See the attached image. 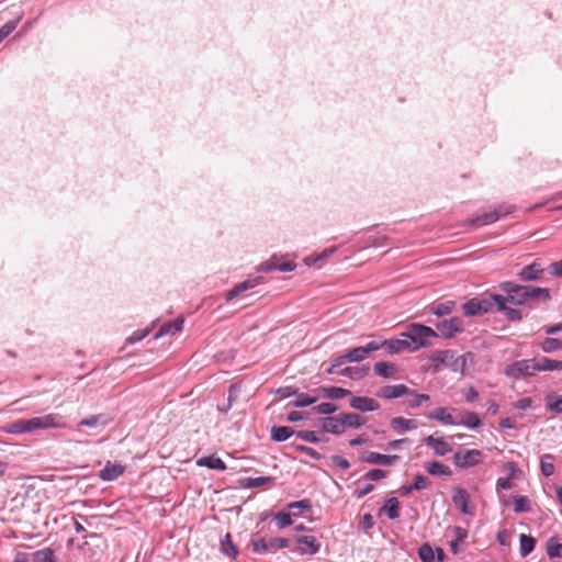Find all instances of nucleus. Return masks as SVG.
I'll return each mask as SVG.
<instances>
[{"label":"nucleus","mask_w":562,"mask_h":562,"mask_svg":"<svg viewBox=\"0 0 562 562\" xmlns=\"http://www.w3.org/2000/svg\"><path fill=\"white\" fill-rule=\"evenodd\" d=\"M270 549H283L289 546L286 538L278 537L269 540Z\"/></svg>","instance_id":"57"},{"label":"nucleus","mask_w":562,"mask_h":562,"mask_svg":"<svg viewBox=\"0 0 562 562\" xmlns=\"http://www.w3.org/2000/svg\"><path fill=\"white\" fill-rule=\"evenodd\" d=\"M261 280H262V278L258 277V278L245 280L244 282L236 284L233 289H231L226 293V301H232L234 297L238 296L240 293L255 288L256 285H258L261 282Z\"/></svg>","instance_id":"16"},{"label":"nucleus","mask_w":562,"mask_h":562,"mask_svg":"<svg viewBox=\"0 0 562 562\" xmlns=\"http://www.w3.org/2000/svg\"><path fill=\"white\" fill-rule=\"evenodd\" d=\"M331 461L342 470H347L350 467L349 461L341 456H333Z\"/></svg>","instance_id":"62"},{"label":"nucleus","mask_w":562,"mask_h":562,"mask_svg":"<svg viewBox=\"0 0 562 562\" xmlns=\"http://www.w3.org/2000/svg\"><path fill=\"white\" fill-rule=\"evenodd\" d=\"M547 554L551 559L562 558V543L558 542L554 538L547 541Z\"/></svg>","instance_id":"36"},{"label":"nucleus","mask_w":562,"mask_h":562,"mask_svg":"<svg viewBox=\"0 0 562 562\" xmlns=\"http://www.w3.org/2000/svg\"><path fill=\"white\" fill-rule=\"evenodd\" d=\"M297 437L312 443H317L321 441L316 432L312 430H301L297 432Z\"/></svg>","instance_id":"56"},{"label":"nucleus","mask_w":562,"mask_h":562,"mask_svg":"<svg viewBox=\"0 0 562 562\" xmlns=\"http://www.w3.org/2000/svg\"><path fill=\"white\" fill-rule=\"evenodd\" d=\"M427 471L431 475H451V470L448 465L440 463L438 461L430 462L427 465Z\"/></svg>","instance_id":"34"},{"label":"nucleus","mask_w":562,"mask_h":562,"mask_svg":"<svg viewBox=\"0 0 562 562\" xmlns=\"http://www.w3.org/2000/svg\"><path fill=\"white\" fill-rule=\"evenodd\" d=\"M501 290L506 294L505 297L509 303L515 305H526L530 301L549 302L551 300L550 290L533 285H520L514 282H503Z\"/></svg>","instance_id":"1"},{"label":"nucleus","mask_w":562,"mask_h":562,"mask_svg":"<svg viewBox=\"0 0 562 562\" xmlns=\"http://www.w3.org/2000/svg\"><path fill=\"white\" fill-rule=\"evenodd\" d=\"M321 422H322V428L326 432H330L334 435H340V434L345 432L340 415L336 416V417L328 416V417L322 418Z\"/></svg>","instance_id":"17"},{"label":"nucleus","mask_w":562,"mask_h":562,"mask_svg":"<svg viewBox=\"0 0 562 562\" xmlns=\"http://www.w3.org/2000/svg\"><path fill=\"white\" fill-rule=\"evenodd\" d=\"M544 274V269L542 265L538 261H533L530 265L525 266L517 273V277L522 282H531L540 280Z\"/></svg>","instance_id":"10"},{"label":"nucleus","mask_w":562,"mask_h":562,"mask_svg":"<svg viewBox=\"0 0 562 562\" xmlns=\"http://www.w3.org/2000/svg\"><path fill=\"white\" fill-rule=\"evenodd\" d=\"M494 301L496 302L497 310L504 312L508 321L518 322L522 318L520 311L507 306L509 301L504 295L495 294Z\"/></svg>","instance_id":"13"},{"label":"nucleus","mask_w":562,"mask_h":562,"mask_svg":"<svg viewBox=\"0 0 562 562\" xmlns=\"http://www.w3.org/2000/svg\"><path fill=\"white\" fill-rule=\"evenodd\" d=\"M374 486L371 483L366 484L362 488L356 490L355 495L358 498H361L366 496L367 494L371 493L373 491Z\"/></svg>","instance_id":"63"},{"label":"nucleus","mask_w":562,"mask_h":562,"mask_svg":"<svg viewBox=\"0 0 562 562\" xmlns=\"http://www.w3.org/2000/svg\"><path fill=\"white\" fill-rule=\"evenodd\" d=\"M513 211H514L513 206L502 204L498 206V209H496L492 212L484 213L483 215L477 216V217L471 220L470 222L475 225H487V224L496 222L503 215L513 213Z\"/></svg>","instance_id":"7"},{"label":"nucleus","mask_w":562,"mask_h":562,"mask_svg":"<svg viewBox=\"0 0 562 562\" xmlns=\"http://www.w3.org/2000/svg\"><path fill=\"white\" fill-rule=\"evenodd\" d=\"M251 547L252 550L258 553H263L270 550L269 541L263 538L251 541Z\"/></svg>","instance_id":"53"},{"label":"nucleus","mask_w":562,"mask_h":562,"mask_svg":"<svg viewBox=\"0 0 562 562\" xmlns=\"http://www.w3.org/2000/svg\"><path fill=\"white\" fill-rule=\"evenodd\" d=\"M54 553L50 549H44L34 553V562H52Z\"/></svg>","instance_id":"51"},{"label":"nucleus","mask_w":562,"mask_h":562,"mask_svg":"<svg viewBox=\"0 0 562 562\" xmlns=\"http://www.w3.org/2000/svg\"><path fill=\"white\" fill-rule=\"evenodd\" d=\"M322 392L325 397H328L331 400H339V398H342V397L351 394L349 390L338 387V386L323 387Z\"/></svg>","instance_id":"32"},{"label":"nucleus","mask_w":562,"mask_h":562,"mask_svg":"<svg viewBox=\"0 0 562 562\" xmlns=\"http://www.w3.org/2000/svg\"><path fill=\"white\" fill-rule=\"evenodd\" d=\"M438 335H441L445 338H451L457 333L463 330V323L460 317H451L450 319H445L437 324Z\"/></svg>","instance_id":"9"},{"label":"nucleus","mask_w":562,"mask_h":562,"mask_svg":"<svg viewBox=\"0 0 562 562\" xmlns=\"http://www.w3.org/2000/svg\"><path fill=\"white\" fill-rule=\"evenodd\" d=\"M428 417L430 419H436L438 422H441L446 425H456L458 422L454 420L452 415L449 413V409L446 407H438L435 411H432Z\"/></svg>","instance_id":"25"},{"label":"nucleus","mask_w":562,"mask_h":562,"mask_svg":"<svg viewBox=\"0 0 562 562\" xmlns=\"http://www.w3.org/2000/svg\"><path fill=\"white\" fill-rule=\"evenodd\" d=\"M452 357H453L452 351L443 350V351H436L431 359L434 361H438V362L445 363L448 359H451Z\"/></svg>","instance_id":"58"},{"label":"nucleus","mask_w":562,"mask_h":562,"mask_svg":"<svg viewBox=\"0 0 562 562\" xmlns=\"http://www.w3.org/2000/svg\"><path fill=\"white\" fill-rule=\"evenodd\" d=\"M289 509H301L305 512H310L312 508V504L310 499H302L297 502H292L288 505Z\"/></svg>","instance_id":"55"},{"label":"nucleus","mask_w":562,"mask_h":562,"mask_svg":"<svg viewBox=\"0 0 562 562\" xmlns=\"http://www.w3.org/2000/svg\"><path fill=\"white\" fill-rule=\"evenodd\" d=\"M400 502L396 497H391L386 501L382 509L386 510L390 519H396L398 517Z\"/></svg>","instance_id":"38"},{"label":"nucleus","mask_w":562,"mask_h":562,"mask_svg":"<svg viewBox=\"0 0 562 562\" xmlns=\"http://www.w3.org/2000/svg\"><path fill=\"white\" fill-rule=\"evenodd\" d=\"M301 554H315L319 551V542L314 536H301L296 539Z\"/></svg>","instance_id":"14"},{"label":"nucleus","mask_w":562,"mask_h":562,"mask_svg":"<svg viewBox=\"0 0 562 562\" xmlns=\"http://www.w3.org/2000/svg\"><path fill=\"white\" fill-rule=\"evenodd\" d=\"M536 360H519L505 368V374L513 379L532 375L537 371Z\"/></svg>","instance_id":"5"},{"label":"nucleus","mask_w":562,"mask_h":562,"mask_svg":"<svg viewBox=\"0 0 562 562\" xmlns=\"http://www.w3.org/2000/svg\"><path fill=\"white\" fill-rule=\"evenodd\" d=\"M553 456L543 454L540 460V470L544 476H551L554 473Z\"/></svg>","instance_id":"35"},{"label":"nucleus","mask_w":562,"mask_h":562,"mask_svg":"<svg viewBox=\"0 0 562 562\" xmlns=\"http://www.w3.org/2000/svg\"><path fill=\"white\" fill-rule=\"evenodd\" d=\"M272 480L273 479L270 476L248 477V479H245L244 486L249 487V488L259 487V486H263V485L271 483Z\"/></svg>","instance_id":"42"},{"label":"nucleus","mask_w":562,"mask_h":562,"mask_svg":"<svg viewBox=\"0 0 562 562\" xmlns=\"http://www.w3.org/2000/svg\"><path fill=\"white\" fill-rule=\"evenodd\" d=\"M294 434L291 427L286 426H273L271 428V439L277 442H282L289 439Z\"/></svg>","instance_id":"27"},{"label":"nucleus","mask_w":562,"mask_h":562,"mask_svg":"<svg viewBox=\"0 0 562 562\" xmlns=\"http://www.w3.org/2000/svg\"><path fill=\"white\" fill-rule=\"evenodd\" d=\"M111 420L112 419L109 417L108 414L101 413V414L91 415L89 417L81 419L79 422L78 426L95 428L99 426H105V425L110 424Z\"/></svg>","instance_id":"19"},{"label":"nucleus","mask_w":562,"mask_h":562,"mask_svg":"<svg viewBox=\"0 0 562 562\" xmlns=\"http://www.w3.org/2000/svg\"><path fill=\"white\" fill-rule=\"evenodd\" d=\"M296 395V400L292 402V405L294 407H305V406H310L312 404H314L317 398L316 397H312L305 393H299L295 394Z\"/></svg>","instance_id":"43"},{"label":"nucleus","mask_w":562,"mask_h":562,"mask_svg":"<svg viewBox=\"0 0 562 562\" xmlns=\"http://www.w3.org/2000/svg\"><path fill=\"white\" fill-rule=\"evenodd\" d=\"M400 459L398 456H387L379 452L369 451L366 456L362 457V460L370 464H382V465H392Z\"/></svg>","instance_id":"15"},{"label":"nucleus","mask_w":562,"mask_h":562,"mask_svg":"<svg viewBox=\"0 0 562 562\" xmlns=\"http://www.w3.org/2000/svg\"><path fill=\"white\" fill-rule=\"evenodd\" d=\"M390 425L395 431H408L417 428V422L415 419H407L404 417L392 418Z\"/></svg>","instance_id":"21"},{"label":"nucleus","mask_w":562,"mask_h":562,"mask_svg":"<svg viewBox=\"0 0 562 562\" xmlns=\"http://www.w3.org/2000/svg\"><path fill=\"white\" fill-rule=\"evenodd\" d=\"M20 20L21 16H19L16 20L7 22L0 27V38H2V41L15 30Z\"/></svg>","instance_id":"48"},{"label":"nucleus","mask_w":562,"mask_h":562,"mask_svg":"<svg viewBox=\"0 0 562 562\" xmlns=\"http://www.w3.org/2000/svg\"><path fill=\"white\" fill-rule=\"evenodd\" d=\"M337 409H338V407L335 404L329 403V402L322 403V404L313 407V412H315L317 414H323V415H330V414L335 413Z\"/></svg>","instance_id":"47"},{"label":"nucleus","mask_w":562,"mask_h":562,"mask_svg":"<svg viewBox=\"0 0 562 562\" xmlns=\"http://www.w3.org/2000/svg\"><path fill=\"white\" fill-rule=\"evenodd\" d=\"M385 349L389 353L394 355L404 350H411L407 337L385 340Z\"/></svg>","instance_id":"20"},{"label":"nucleus","mask_w":562,"mask_h":562,"mask_svg":"<svg viewBox=\"0 0 562 562\" xmlns=\"http://www.w3.org/2000/svg\"><path fill=\"white\" fill-rule=\"evenodd\" d=\"M550 272L552 276L562 277V260L552 262L550 265Z\"/></svg>","instance_id":"64"},{"label":"nucleus","mask_w":562,"mask_h":562,"mask_svg":"<svg viewBox=\"0 0 562 562\" xmlns=\"http://www.w3.org/2000/svg\"><path fill=\"white\" fill-rule=\"evenodd\" d=\"M456 307V303L453 301H447L443 303L435 304L429 307L430 312L438 317L449 315Z\"/></svg>","instance_id":"28"},{"label":"nucleus","mask_w":562,"mask_h":562,"mask_svg":"<svg viewBox=\"0 0 562 562\" xmlns=\"http://www.w3.org/2000/svg\"><path fill=\"white\" fill-rule=\"evenodd\" d=\"M482 452L477 449L457 451L453 456V462L458 468H470L481 462Z\"/></svg>","instance_id":"6"},{"label":"nucleus","mask_w":562,"mask_h":562,"mask_svg":"<svg viewBox=\"0 0 562 562\" xmlns=\"http://www.w3.org/2000/svg\"><path fill=\"white\" fill-rule=\"evenodd\" d=\"M124 472V467L119 463L108 462L100 471L99 476L103 481H112L117 479Z\"/></svg>","instance_id":"18"},{"label":"nucleus","mask_w":562,"mask_h":562,"mask_svg":"<svg viewBox=\"0 0 562 562\" xmlns=\"http://www.w3.org/2000/svg\"><path fill=\"white\" fill-rule=\"evenodd\" d=\"M520 542V554L521 557H527L529 553H531L536 547V540L531 536L527 535H520L519 537Z\"/></svg>","instance_id":"30"},{"label":"nucleus","mask_w":562,"mask_h":562,"mask_svg":"<svg viewBox=\"0 0 562 562\" xmlns=\"http://www.w3.org/2000/svg\"><path fill=\"white\" fill-rule=\"evenodd\" d=\"M277 393L280 394L281 398H286L289 396L297 394V389L293 386H284L277 390Z\"/></svg>","instance_id":"60"},{"label":"nucleus","mask_w":562,"mask_h":562,"mask_svg":"<svg viewBox=\"0 0 562 562\" xmlns=\"http://www.w3.org/2000/svg\"><path fill=\"white\" fill-rule=\"evenodd\" d=\"M340 416L342 420L344 430H346L347 427L359 428L366 423V419L358 414L342 413L340 414Z\"/></svg>","instance_id":"26"},{"label":"nucleus","mask_w":562,"mask_h":562,"mask_svg":"<svg viewBox=\"0 0 562 562\" xmlns=\"http://www.w3.org/2000/svg\"><path fill=\"white\" fill-rule=\"evenodd\" d=\"M278 266L279 265L277 263V261L273 258H271L270 260L262 262L259 267V270L263 272H269L271 270H278Z\"/></svg>","instance_id":"61"},{"label":"nucleus","mask_w":562,"mask_h":562,"mask_svg":"<svg viewBox=\"0 0 562 562\" xmlns=\"http://www.w3.org/2000/svg\"><path fill=\"white\" fill-rule=\"evenodd\" d=\"M547 407L555 413H562V396L548 397Z\"/></svg>","instance_id":"50"},{"label":"nucleus","mask_w":562,"mask_h":562,"mask_svg":"<svg viewBox=\"0 0 562 562\" xmlns=\"http://www.w3.org/2000/svg\"><path fill=\"white\" fill-rule=\"evenodd\" d=\"M494 295L474 297L463 304V312L467 316H480L487 313L495 304Z\"/></svg>","instance_id":"4"},{"label":"nucleus","mask_w":562,"mask_h":562,"mask_svg":"<svg viewBox=\"0 0 562 562\" xmlns=\"http://www.w3.org/2000/svg\"><path fill=\"white\" fill-rule=\"evenodd\" d=\"M459 423L469 428H479L482 425L479 415L474 412L465 413Z\"/></svg>","instance_id":"39"},{"label":"nucleus","mask_w":562,"mask_h":562,"mask_svg":"<svg viewBox=\"0 0 562 562\" xmlns=\"http://www.w3.org/2000/svg\"><path fill=\"white\" fill-rule=\"evenodd\" d=\"M412 395L414 398L407 401V406L411 408L419 407L424 402H427L430 398L428 394H417L414 391Z\"/></svg>","instance_id":"49"},{"label":"nucleus","mask_w":562,"mask_h":562,"mask_svg":"<svg viewBox=\"0 0 562 562\" xmlns=\"http://www.w3.org/2000/svg\"><path fill=\"white\" fill-rule=\"evenodd\" d=\"M367 357L368 355L363 346L356 347L346 353L348 362H359L364 360Z\"/></svg>","instance_id":"40"},{"label":"nucleus","mask_w":562,"mask_h":562,"mask_svg":"<svg viewBox=\"0 0 562 562\" xmlns=\"http://www.w3.org/2000/svg\"><path fill=\"white\" fill-rule=\"evenodd\" d=\"M536 363L538 367L537 371H554L562 369V361L552 360L546 357L536 361Z\"/></svg>","instance_id":"29"},{"label":"nucleus","mask_w":562,"mask_h":562,"mask_svg":"<svg viewBox=\"0 0 562 562\" xmlns=\"http://www.w3.org/2000/svg\"><path fill=\"white\" fill-rule=\"evenodd\" d=\"M453 504L465 515H473V509L469 506L470 495L462 487H454L452 495Z\"/></svg>","instance_id":"11"},{"label":"nucleus","mask_w":562,"mask_h":562,"mask_svg":"<svg viewBox=\"0 0 562 562\" xmlns=\"http://www.w3.org/2000/svg\"><path fill=\"white\" fill-rule=\"evenodd\" d=\"M418 557L423 562H434V550L428 543H424L418 549Z\"/></svg>","instance_id":"44"},{"label":"nucleus","mask_w":562,"mask_h":562,"mask_svg":"<svg viewBox=\"0 0 562 562\" xmlns=\"http://www.w3.org/2000/svg\"><path fill=\"white\" fill-rule=\"evenodd\" d=\"M402 337H407L411 351H416L420 348L428 346V339L432 337H437L438 333L435 331L431 327L413 323L408 326L407 330L401 335Z\"/></svg>","instance_id":"3"},{"label":"nucleus","mask_w":562,"mask_h":562,"mask_svg":"<svg viewBox=\"0 0 562 562\" xmlns=\"http://www.w3.org/2000/svg\"><path fill=\"white\" fill-rule=\"evenodd\" d=\"M430 486V481L427 476L417 474L414 477V484L412 485V488L415 490H425Z\"/></svg>","instance_id":"52"},{"label":"nucleus","mask_w":562,"mask_h":562,"mask_svg":"<svg viewBox=\"0 0 562 562\" xmlns=\"http://www.w3.org/2000/svg\"><path fill=\"white\" fill-rule=\"evenodd\" d=\"M540 347L544 352H553L562 348V340L557 338H546L541 341Z\"/></svg>","instance_id":"41"},{"label":"nucleus","mask_w":562,"mask_h":562,"mask_svg":"<svg viewBox=\"0 0 562 562\" xmlns=\"http://www.w3.org/2000/svg\"><path fill=\"white\" fill-rule=\"evenodd\" d=\"M397 367L391 362H376L374 364V372L382 378H394L397 373Z\"/></svg>","instance_id":"24"},{"label":"nucleus","mask_w":562,"mask_h":562,"mask_svg":"<svg viewBox=\"0 0 562 562\" xmlns=\"http://www.w3.org/2000/svg\"><path fill=\"white\" fill-rule=\"evenodd\" d=\"M183 321L182 319H176L173 322H168L161 325V327L158 329V331L155 334L154 338L158 339L161 336L165 335H173L182 329Z\"/></svg>","instance_id":"23"},{"label":"nucleus","mask_w":562,"mask_h":562,"mask_svg":"<svg viewBox=\"0 0 562 562\" xmlns=\"http://www.w3.org/2000/svg\"><path fill=\"white\" fill-rule=\"evenodd\" d=\"M383 347L385 348V340H383V341L372 340V341L368 342L366 346H363V348L367 351V355H369L372 351H376Z\"/></svg>","instance_id":"59"},{"label":"nucleus","mask_w":562,"mask_h":562,"mask_svg":"<svg viewBox=\"0 0 562 562\" xmlns=\"http://www.w3.org/2000/svg\"><path fill=\"white\" fill-rule=\"evenodd\" d=\"M221 551L231 558H236L238 551L236 547L232 542V537L227 533L224 539L221 541Z\"/></svg>","instance_id":"37"},{"label":"nucleus","mask_w":562,"mask_h":562,"mask_svg":"<svg viewBox=\"0 0 562 562\" xmlns=\"http://www.w3.org/2000/svg\"><path fill=\"white\" fill-rule=\"evenodd\" d=\"M387 476V471L381 469H372L368 471L364 475L366 479L370 481H379Z\"/></svg>","instance_id":"54"},{"label":"nucleus","mask_w":562,"mask_h":562,"mask_svg":"<svg viewBox=\"0 0 562 562\" xmlns=\"http://www.w3.org/2000/svg\"><path fill=\"white\" fill-rule=\"evenodd\" d=\"M530 510V502L526 496H516L514 498V512L524 513Z\"/></svg>","instance_id":"45"},{"label":"nucleus","mask_w":562,"mask_h":562,"mask_svg":"<svg viewBox=\"0 0 562 562\" xmlns=\"http://www.w3.org/2000/svg\"><path fill=\"white\" fill-rule=\"evenodd\" d=\"M408 394H413V391L405 384L384 385L376 392V396L384 400H395Z\"/></svg>","instance_id":"8"},{"label":"nucleus","mask_w":562,"mask_h":562,"mask_svg":"<svg viewBox=\"0 0 562 562\" xmlns=\"http://www.w3.org/2000/svg\"><path fill=\"white\" fill-rule=\"evenodd\" d=\"M349 405L360 412H374L380 408L375 400L367 396H351Z\"/></svg>","instance_id":"12"},{"label":"nucleus","mask_w":562,"mask_h":562,"mask_svg":"<svg viewBox=\"0 0 562 562\" xmlns=\"http://www.w3.org/2000/svg\"><path fill=\"white\" fill-rule=\"evenodd\" d=\"M425 442L427 446L434 448L437 456H445L451 451V447L448 442L442 439L435 438L431 435L425 438Z\"/></svg>","instance_id":"22"},{"label":"nucleus","mask_w":562,"mask_h":562,"mask_svg":"<svg viewBox=\"0 0 562 562\" xmlns=\"http://www.w3.org/2000/svg\"><path fill=\"white\" fill-rule=\"evenodd\" d=\"M198 464L205 465L210 469H215V470H221V471L226 469L224 461L221 458H217L214 456L201 458L198 461Z\"/></svg>","instance_id":"31"},{"label":"nucleus","mask_w":562,"mask_h":562,"mask_svg":"<svg viewBox=\"0 0 562 562\" xmlns=\"http://www.w3.org/2000/svg\"><path fill=\"white\" fill-rule=\"evenodd\" d=\"M277 526L282 529L292 525V514L285 512H279L274 515Z\"/></svg>","instance_id":"46"},{"label":"nucleus","mask_w":562,"mask_h":562,"mask_svg":"<svg viewBox=\"0 0 562 562\" xmlns=\"http://www.w3.org/2000/svg\"><path fill=\"white\" fill-rule=\"evenodd\" d=\"M368 372H369V367H367V366H362V367H358V368L347 367V368L342 369L339 372V374L349 376L351 379H361V378L366 376L368 374Z\"/></svg>","instance_id":"33"},{"label":"nucleus","mask_w":562,"mask_h":562,"mask_svg":"<svg viewBox=\"0 0 562 562\" xmlns=\"http://www.w3.org/2000/svg\"><path fill=\"white\" fill-rule=\"evenodd\" d=\"M65 423L59 414L52 413L30 419H22L12 425L15 432H29L37 429L63 428Z\"/></svg>","instance_id":"2"}]
</instances>
